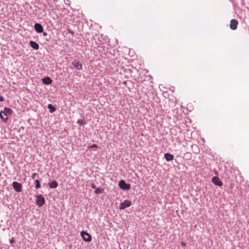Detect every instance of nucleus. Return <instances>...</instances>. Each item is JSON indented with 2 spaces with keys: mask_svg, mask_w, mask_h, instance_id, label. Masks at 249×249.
I'll list each match as a JSON object with an SVG mask.
<instances>
[{
  "mask_svg": "<svg viewBox=\"0 0 249 249\" xmlns=\"http://www.w3.org/2000/svg\"><path fill=\"white\" fill-rule=\"evenodd\" d=\"M36 204L39 207L42 206L45 202V198L41 195H38L36 196Z\"/></svg>",
  "mask_w": 249,
  "mask_h": 249,
  "instance_id": "f03ea898",
  "label": "nucleus"
},
{
  "mask_svg": "<svg viewBox=\"0 0 249 249\" xmlns=\"http://www.w3.org/2000/svg\"><path fill=\"white\" fill-rule=\"evenodd\" d=\"M36 175H37V174L36 173H34V174H33V175L32 176V178L33 179H34Z\"/></svg>",
  "mask_w": 249,
  "mask_h": 249,
  "instance_id": "aec40b11",
  "label": "nucleus"
},
{
  "mask_svg": "<svg viewBox=\"0 0 249 249\" xmlns=\"http://www.w3.org/2000/svg\"><path fill=\"white\" fill-rule=\"evenodd\" d=\"M43 82L45 84L49 85L52 83V80L50 77H47L43 79Z\"/></svg>",
  "mask_w": 249,
  "mask_h": 249,
  "instance_id": "ddd939ff",
  "label": "nucleus"
},
{
  "mask_svg": "<svg viewBox=\"0 0 249 249\" xmlns=\"http://www.w3.org/2000/svg\"><path fill=\"white\" fill-rule=\"evenodd\" d=\"M13 187L14 190L17 192H20L22 191V185L17 181L13 182Z\"/></svg>",
  "mask_w": 249,
  "mask_h": 249,
  "instance_id": "39448f33",
  "label": "nucleus"
},
{
  "mask_svg": "<svg viewBox=\"0 0 249 249\" xmlns=\"http://www.w3.org/2000/svg\"><path fill=\"white\" fill-rule=\"evenodd\" d=\"M81 235L83 239L86 242H90L91 240V235L88 232L82 231L81 232Z\"/></svg>",
  "mask_w": 249,
  "mask_h": 249,
  "instance_id": "7ed1b4c3",
  "label": "nucleus"
},
{
  "mask_svg": "<svg viewBox=\"0 0 249 249\" xmlns=\"http://www.w3.org/2000/svg\"><path fill=\"white\" fill-rule=\"evenodd\" d=\"M14 242V239L13 238V239H12L11 240H10V243L11 244L13 243Z\"/></svg>",
  "mask_w": 249,
  "mask_h": 249,
  "instance_id": "393cba45",
  "label": "nucleus"
},
{
  "mask_svg": "<svg viewBox=\"0 0 249 249\" xmlns=\"http://www.w3.org/2000/svg\"><path fill=\"white\" fill-rule=\"evenodd\" d=\"M185 156H187L189 158H190L191 157V154L190 153H186L185 154Z\"/></svg>",
  "mask_w": 249,
  "mask_h": 249,
  "instance_id": "412c9836",
  "label": "nucleus"
},
{
  "mask_svg": "<svg viewBox=\"0 0 249 249\" xmlns=\"http://www.w3.org/2000/svg\"><path fill=\"white\" fill-rule=\"evenodd\" d=\"M238 24V22L237 20L232 19L230 21V28L234 30L237 29V25Z\"/></svg>",
  "mask_w": 249,
  "mask_h": 249,
  "instance_id": "423d86ee",
  "label": "nucleus"
},
{
  "mask_svg": "<svg viewBox=\"0 0 249 249\" xmlns=\"http://www.w3.org/2000/svg\"><path fill=\"white\" fill-rule=\"evenodd\" d=\"M35 29L36 31L39 33H41L43 32V28L42 26L39 24V23H36L35 24Z\"/></svg>",
  "mask_w": 249,
  "mask_h": 249,
  "instance_id": "1a4fd4ad",
  "label": "nucleus"
},
{
  "mask_svg": "<svg viewBox=\"0 0 249 249\" xmlns=\"http://www.w3.org/2000/svg\"><path fill=\"white\" fill-rule=\"evenodd\" d=\"M72 64L78 70H81L82 69V65L79 61L76 60H74L72 62Z\"/></svg>",
  "mask_w": 249,
  "mask_h": 249,
  "instance_id": "6e6552de",
  "label": "nucleus"
},
{
  "mask_svg": "<svg viewBox=\"0 0 249 249\" xmlns=\"http://www.w3.org/2000/svg\"><path fill=\"white\" fill-rule=\"evenodd\" d=\"M174 157L173 155L169 153H165L164 154V158L167 161L172 160L174 159Z\"/></svg>",
  "mask_w": 249,
  "mask_h": 249,
  "instance_id": "9d476101",
  "label": "nucleus"
},
{
  "mask_svg": "<svg viewBox=\"0 0 249 249\" xmlns=\"http://www.w3.org/2000/svg\"><path fill=\"white\" fill-rule=\"evenodd\" d=\"M48 107L50 109V112H53L56 110L55 108L52 104H49Z\"/></svg>",
  "mask_w": 249,
  "mask_h": 249,
  "instance_id": "2eb2a0df",
  "label": "nucleus"
},
{
  "mask_svg": "<svg viewBox=\"0 0 249 249\" xmlns=\"http://www.w3.org/2000/svg\"><path fill=\"white\" fill-rule=\"evenodd\" d=\"M95 193L96 194H99L102 193V192L101 189L100 188H98L96 189V190L95 191Z\"/></svg>",
  "mask_w": 249,
  "mask_h": 249,
  "instance_id": "a211bd4d",
  "label": "nucleus"
},
{
  "mask_svg": "<svg viewBox=\"0 0 249 249\" xmlns=\"http://www.w3.org/2000/svg\"><path fill=\"white\" fill-rule=\"evenodd\" d=\"M119 187L123 190H129L130 189V185L126 183L124 180H121L119 183Z\"/></svg>",
  "mask_w": 249,
  "mask_h": 249,
  "instance_id": "f257e3e1",
  "label": "nucleus"
},
{
  "mask_svg": "<svg viewBox=\"0 0 249 249\" xmlns=\"http://www.w3.org/2000/svg\"><path fill=\"white\" fill-rule=\"evenodd\" d=\"M3 112H4V113H6V114L7 113L11 114L12 113V110L10 108L5 107Z\"/></svg>",
  "mask_w": 249,
  "mask_h": 249,
  "instance_id": "dca6fc26",
  "label": "nucleus"
},
{
  "mask_svg": "<svg viewBox=\"0 0 249 249\" xmlns=\"http://www.w3.org/2000/svg\"><path fill=\"white\" fill-rule=\"evenodd\" d=\"M181 245L182 247H185L186 246V243L184 242H182L181 243Z\"/></svg>",
  "mask_w": 249,
  "mask_h": 249,
  "instance_id": "5701e85b",
  "label": "nucleus"
},
{
  "mask_svg": "<svg viewBox=\"0 0 249 249\" xmlns=\"http://www.w3.org/2000/svg\"><path fill=\"white\" fill-rule=\"evenodd\" d=\"M0 117L4 122H6L8 120L7 115L3 111L0 112Z\"/></svg>",
  "mask_w": 249,
  "mask_h": 249,
  "instance_id": "f8f14e48",
  "label": "nucleus"
},
{
  "mask_svg": "<svg viewBox=\"0 0 249 249\" xmlns=\"http://www.w3.org/2000/svg\"><path fill=\"white\" fill-rule=\"evenodd\" d=\"M131 202L128 200H125L120 204V209L124 210L131 205Z\"/></svg>",
  "mask_w": 249,
  "mask_h": 249,
  "instance_id": "20e7f679",
  "label": "nucleus"
},
{
  "mask_svg": "<svg viewBox=\"0 0 249 249\" xmlns=\"http://www.w3.org/2000/svg\"><path fill=\"white\" fill-rule=\"evenodd\" d=\"M78 123H80V124H82L83 121H82V120H79L78 121Z\"/></svg>",
  "mask_w": 249,
  "mask_h": 249,
  "instance_id": "b1692460",
  "label": "nucleus"
},
{
  "mask_svg": "<svg viewBox=\"0 0 249 249\" xmlns=\"http://www.w3.org/2000/svg\"><path fill=\"white\" fill-rule=\"evenodd\" d=\"M1 176V172L0 171V177Z\"/></svg>",
  "mask_w": 249,
  "mask_h": 249,
  "instance_id": "cd10ccee",
  "label": "nucleus"
},
{
  "mask_svg": "<svg viewBox=\"0 0 249 249\" xmlns=\"http://www.w3.org/2000/svg\"><path fill=\"white\" fill-rule=\"evenodd\" d=\"M92 188H93V189H95L96 187H95L94 184H92Z\"/></svg>",
  "mask_w": 249,
  "mask_h": 249,
  "instance_id": "a878e982",
  "label": "nucleus"
},
{
  "mask_svg": "<svg viewBox=\"0 0 249 249\" xmlns=\"http://www.w3.org/2000/svg\"><path fill=\"white\" fill-rule=\"evenodd\" d=\"M212 182L218 186H221L223 184L222 181L219 178L216 177H214L212 178Z\"/></svg>",
  "mask_w": 249,
  "mask_h": 249,
  "instance_id": "0eeeda50",
  "label": "nucleus"
},
{
  "mask_svg": "<svg viewBox=\"0 0 249 249\" xmlns=\"http://www.w3.org/2000/svg\"><path fill=\"white\" fill-rule=\"evenodd\" d=\"M49 185L51 188H56L58 186V183L56 181H53L49 183Z\"/></svg>",
  "mask_w": 249,
  "mask_h": 249,
  "instance_id": "4468645a",
  "label": "nucleus"
},
{
  "mask_svg": "<svg viewBox=\"0 0 249 249\" xmlns=\"http://www.w3.org/2000/svg\"><path fill=\"white\" fill-rule=\"evenodd\" d=\"M43 35L44 36H46L47 35V34L46 32H43Z\"/></svg>",
  "mask_w": 249,
  "mask_h": 249,
  "instance_id": "bb28decb",
  "label": "nucleus"
},
{
  "mask_svg": "<svg viewBox=\"0 0 249 249\" xmlns=\"http://www.w3.org/2000/svg\"><path fill=\"white\" fill-rule=\"evenodd\" d=\"M30 46L35 50H38L39 49V45L35 41H31L30 42Z\"/></svg>",
  "mask_w": 249,
  "mask_h": 249,
  "instance_id": "9b49d317",
  "label": "nucleus"
},
{
  "mask_svg": "<svg viewBox=\"0 0 249 249\" xmlns=\"http://www.w3.org/2000/svg\"><path fill=\"white\" fill-rule=\"evenodd\" d=\"M4 101V98L2 96H0V102H2Z\"/></svg>",
  "mask_w": 249,
  "mask_h": 249,
  "instance_id": "4be33fe9",
  "label": "nucleus"
},
{
  "mask_svg": "<svg viewBox=\"0 0 249 249\" xmlns=\"http://www.w3.org/2000/svg\"><path fill=\"white\" fill-rule=\"evenodd\" d=\"M90 148H98V146L96 144H93L92 145H91L90 146H89L88 147V149H89Z\"/></svg>",
  "mask_w": 249,
  "mask_h": 249,
  "instance_id": "6ab92c4d",
  "label": "nucleus"
},
{
  "mask_svg": "<svg viewBox=\"0 0 249 249\" xmlns=\"http://www.w3.org/2000/svg\"><path fill=\"white\" fill-rule=\"evenodd\" d=\"M35 187L36 189H39L40 188V183L39 180L38 179H36L35 181Z\"/></svg>",
  "mask_w": 249,
  "mask_h": 249,
  "instance_id": "f3484780",
  "label": "nucleus"
}]
</instances>
